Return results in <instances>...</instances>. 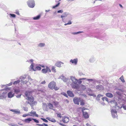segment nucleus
Instances as JSON below:
<instances>
[{"mask_svg":"<svg viewBox=\"0 0 126 126\" xmlns=\"http://www.w3.org/2000/svg\"><path fill=\"white\" fill-rule=\"evenodd\" d=\"M71 19H70L68 22L67 23H65L64 24V25L66 26L67 25H70L72 24V22L71 21Z\"/></svg>","mask_w":126,"mask_h":126,"instance_id":"7c9ffc66","label":"nucleus"},{"mask_svg":"<svg viewBox=\"0 0 126 126\" xmlns=\"http://www.w3.org/2000/svg\"><path fill=\"white\" fill-rule=\"evenodd\" d=\"M32 120H33L36 123H38L39 122V121L35 119L32 118Z\"/></svg>","mask_w":126,"mask_h":126,"instance_id":"a19ab883","label":"nucleus"},{"mask_svg":"<svg viewBox=\"0 0 126 126\" xmlns=\"http://www.w3.org/2000/svg\"><path fill=\"white\" fill-rule=\"evenodd\" d=\"M27 99L28 101L32 102H33L34 100L33 98V97H28Z\"/></svg>","mask_w":126,"mask_h":126,"instance_id":"5701e85b","label":"nucleus"},{"mask_svg":"<svg viewBox=\"0 0 126 126\" xmlns=\"http://www.w3.org/2000/svg\"><path fill=\"white\" fill-rule=\"evenodd\" d=\"M57 13H62L63 12V10H58L57 11Z\"/></svg>","mask_w":126,"mask_h":126,"instance_id":"de8ad7c7","label":"nucleus"},{"mask_svg":"<svg viewBox=\"0 0 126 126\" xmlns=\"http://www.w3.org/2000/svg\"><path fill=\"white\" fill-rule=\"evenodd\" d=\"M30 113L32 115H31V116L34 115L35 116L37 117H38V114H37L36 113V112L35 111H33L32 110L30 112Z\"/></svg>","mask_w":126,"mask_h":126,"instance_id":"412c9836","label":"nucleus"},{"mask_svg":"<svg viewBox=\"0 0 126 126\" xmlns=\"http://www.w3.org/2000/svg\"><path fill=\"white\" fill-rule=\"evenodd\" d=\"M63 64L64 63L62 62L58 61L55 63V66L57 67L60 68L62 67L61 64Z\"/></svg>","mask_w":126,"mask_h":126,"instance_id":"f8f14e48","label":"nucleus"},{"mask_svg":"<svg viewBox=\"0 0 126 126\" xmlns=\"http://www.w3.org/2000/svg\"><path fill=\"white\" fill-rule=\"evenodd\" d=\"M56 85V82L54 81H52L49 84L48 87L49 88L52 90L54 89Z\"/></svg>","mask_w":126,"mask_h":126,"instance_id":"423d86ee","label":"nucleus"},{"mask_svg":"<svg viewBox=\"0 0 126 126\" xmlns=\"http://www.w3.org/2000/svg\"><path fill=\"white\" fill-rule=\"evenodd\" d=\"M19 89H14V92L16 93H18L19 92Z\"/></svg>","mask_w":126,"mask_h":126,"instance_id":"c03bdc74","label":"nucleus"},{"mask_svg":"<svg viewBox=\"0 0 126 126\" xmlns=\"http://www.w3.org/2000/svg\"><path fill=\"white\" fill-rule=\"evenodd\" d=\"M12 82H11L9 84H6V86H10L11 85H12Z\"/></svg>","mask_w":126,"mask_h":126,"instance_id":"8fccbe9b","label":"nucleus"},{"mask_svg":"<svg viewBox=\"0 0 126 126\" xmlns=\"http://www.w3.org/2000/svg\"><path fill=\"white\" fill-rule=\"evenodd\" d=\"M21 94H19L18 95H17V96H16V97L17 98H20L21 96Z\"/></svg>","mask_w":126,"mask_h":126,"instance_id":"052dcab7","label":"nucleus"},{"mask_svg":"<svg viewBox=\"0 0 126 126\" xmlns=\"http://www.w3.org/2000/svg\"><path fill=\"white\" fill-rule=\"evenodd\" d=\"M67 93L68 95L70 97H73L74 96V94L72 92L69 91H67Z\"/></svg>","mask_w":126,"mask_h":126,"instance_id":"dca6fc26","label":"nucleus"},{"mask_svg":"<svg viewBox=\"0 0 126 126\" xmlns=\"http://www.w3.org/2000/svg\"><path fill=\"white\" fill-rule=\"evenodd\" d=\"M87 79H86L85 78H82L79 79L81 80H86L87 81Z\"/></svg>","mask_w":126,"mask_h":126,"instance_id":"864d4df0","label":"nucleus"},{"mask_svg":"<svg viewBox=\"0 0 126 126\" xmlns=\"http://www.w3.org/2000/svg\"><path fill=\"white\" fill-rule=\"evenodd\" d=\"M46 68H47V72L48 71L49 72H51V70L47 66H46Z\"/></svg>","mask_w":126,"mask_h":126,"instance_id":"a18cd8bd","label":"nucleus"},{"mask_svg":"<svg viewBox=\"0 0 126 126\" xmlns=\"http://www.w3.org/2000/svg\"><path fill=\"white\" fill-rule=\"evenodd\" d=\"M10 110L13 112L15 113L16 110Z\"/></svg>","mask_w":126,"mask_h":126,"instance_id":"680f3d73","label":"nucleus"},{"mask_svg":"<svg viewBox=\"0 0 126 126\" xmlns=\"http://www.w3.org/2000/svg\"><path fill=\"white\" fill-rule=\"evenodd\" d=\"M105 100L108 102L109 101V100L108 98L106 97H105Z\"/></svg>","mask_w":126,"mask_h":126,"instance_id":"e2e57ef3","label":"nucleus"},{"mask_svg":"<svg viewBox=\"0 0 126 126\" xmlns=\"http://www.w3.org/2000/svg\"><path fill=\"white\" fill-rule=\"evenodd\" d=\"M62 94L64 95L65 96L67 97H68V96H67V94L65 93H63Z\"/></svg>","mask_w":126,"mask_h":126,"instance_id":"5fc2aeb1","label":"nucleus"},{"mask_svg":"<svg viewBox=\"0 0 126 126\" xmlns=\"http://www.w3.org/2000/svg\"><path fill=\"white\" fill-rule=\"evenodd\" d=\"M80 105H84V103L83 101H81L80 102Z\"/></svg>","mask_w":126,"mask_h":126,"instance_id":"13d9d810","label":"nucleus"},{"mask_svg":"<svg viewBox=\"0 0 126 126\" xmlns=\"http://www.w3.org/2000/svg\"><path fill=\"white\" fill-rule=\"evenodd\" d=\"M59 79H61L63 80L64 82L66 83L67 86H69V85L70 79L66 78L63 75H62L60 76Z\"/></svg>","mask_w":126,"mask_h":126,"instance_id":"7ed1b4c3","label":"nucleus"},{"mask_svg":"<svg viewBox=\"0 0 126 126\" xmlns=\"http://www.w3.org/2000/svg\"><path fill=\"white\" fill-rule=\"evenodd\" d=\"M23 108L24 110L26 111H28V108L27 107H23Z\"/></svg>","mask_w":126,"mask_h":126,"instance_id":"37998d69","label":"nucleus"},{"mask_svg":"<svg viewBox=\"0 0 126 126\" xmlns=\"http://www.w3.org/2000/svg\"><path fill=\"white\" fill-rule=\"evenodd\" d=\"M28 80H27V81H29V82L30 83V82L31 81H32V82H34V81H35L36 82H37V81L36 80H35L32 79L31 78L30 76H29V75L28 76Z\"/></svg>","mask_w":126,"mask_h":126,"instance_id":"6ab92c4d","label":"nucleus"},{"mask_svg":"<svg viewBox=\"0 0 126 126\" xmlns=\"http://www.w3.org/2000/svg\"><path fill=\"white\" fill-rule=\"evenodd\" d=\"M27 3L30 7L33 8L34 6L35 2L34 0H29L27 2Z\"/></svg>","mask_w":126,"mask_h":126,"instance_id":"39448f33","label":"nucleus"},{"mask_svg":"<svg viewBox=\"0 0 126 126\" xmlns=\"http://www.w3.org/2000/svg\"><path fill=\"white\" fill-rule=\"evenodd\" d=\"M78 61V59L76 58L74 59H71L70 61V62L72 64L76 65L77 64Z\"/></svg>","mask_w":126,"mask_h":126,"instance_id":"9d476101","label":"nucleus"},{"mask_svg":"<svg viewBox=\"0 0 126 126\" xmlns=\"http://www.w3.org/2000/svg\"><path fill=\"white\" fill-rule=\"evenodd\" d=\"M123 108L124 109V110H126V106H123Z\"/></svg>","mask_w":126,"mask_h":126,"instance_id":"774afa93","label":"nucleus"},{"mask_svg":"<svg viewBox=\"0 0 126 126\" xmlns=\"http://www.w3.org/2000/svg\"><path fill=\"white\" fill-rule=\"evenodd\" d=\"M41 119L43 120L44 122H45L46 123L48 122V121L46 119L41 118Z\"/></svg>","mask_w":126,"mask_h":126,"instance_id":"49530a36","label":"nucleus"},{"mask_svg":"<svg viewBox=\"0 0 126 126\" xmlns=\"http://www.w3.org/2000/svg\"><path fill=\"white\" fill-rule=\"evenodd\" d=\"M37 125L39 126H48L47 124L45 123H43L42 124H37Z\"/></svg>","mask_w":126,"mask_h":126,"instance_id":"e433bc0d","label":"nucleus"},{"mask_svg":"<svg viewBox=\"0 0 126 126\" xmlns=\"http://www.w3.org/2000/svg\"><path fill=\"white\" fill-rule=\"evenodd\" d=\"M105 95L106 96L110 98L112 97H113V94L110 93H107Z\"/></svg>","mask_w":126,"mask_h":126,"instance_id":"aec40b11","label":"nucleus"},{"mask_svg":"<svg viewBox=\"0 0 126 126\" xmlns=\"http://www.w3.org/2000/svg\"><path fill=\"white\" fill-rule=\"evenodd\" d=\"M46 119L52 122H56V120L54 119H51L49 117H47Z\"/></svg>","mask_w":126,"mask_h":126,"instance_id":"b1692460","label":"nucleus"},{"mask_svg":"<svg viewBox=\"0 0 126 126\" xmlns=\"http://www.w3.org/2000/svg\"><path fill=\"white\" fill-rule=\"evenodd\" d=\"M45 46V44L44 43H40L38 44V47H43Z\"/></svg>","mask_w":126,"mask_h":126,"instance_id":"393cba45","label":"nucleus"},{"mask_svg":"<svg viewBox=\"0 0 126 126\" xmlns=\"http://www.w3.org/2000/svg\"><path fill=\"white\" fill-rule=\"evenodd\" d=\"M10 15L11 17H16L15 15L14 14H10Z\"/></svg>","mask_w":126,"mask_h":126,"instance_id":"603ef678","label":"nucleus"},{"mask_svg":"<svg viewBox=\"0 0 126 126\" xmlns=\"http://www.w3.org/2000/svg\"><path fill=\"white\" fill-rule=\"evenodd\" d=\"M59 88L57 87H54V89L55 90H57L59 89Z\"/></svg>","mask_w":126,"mask_h":126,"instance_id":"bf43d9fd","label":"nucleus"},{"mask_svg":"<svg viewBox=\"0 0 126 126\" xmlns=\"http://www.w3.org/2000/svg\"><path fill=\"white\" fill-rule=\"evenodd\" d=\"M40 15H38L36 16L33 17V19L34 20H38L40 18Z\"/></svg>","mask_w":126,"mask_h":126,"instance_id":"c85d7f7f","label":"nucleus"},{"mask_svg":"<svg viewBox=\"0 0 126 126\" xmlns=\"http://www.w3.org/2000/svg\"><path fill=\"white\" fill-rule=\"evenodd\" d=\"M6 97V96H5L4 95V93H3V94L2 95L0 94V99H3L5 98Z\"/></svg>","mask_w":126,"mask_h":126,"instance_id":"cd10ccee","label":"nucleus"},{"mask_svg":"<svg viewBox=\"0 0 126 126\" xmlns=\"http://www.w3.org/2000/svg\"><path fill=\"white\" fill-rule=\"evenodd\" d=\"M53 105L56 107H57L58 105V103L56 101L53 102Z\"/></svg>","mask_w":126,"mask_h":126,"instance_id":"72a5a7b5","label":"nucleus"},{"mask_svg":"<svg viewBox=\"0 0 126 126\" xmlns=\"http://www.w3.org/2000/svg\"><path fill=\"white\" fill-rule=\"evenodd\" d=\"M81 80L79 79L78 81V83L79 84H80L82 83V81Z\"/></svg>","mask_w":126,"mask_h":126,"instance_id":"4d7b16f0","label":"nucleus"},{"mask_svg":"<svg viewBox=\"0 0 126 126\" xmlns=\"http://www.w3.org/2000/svg\"><path fill=\"white\" fill-rule=\"evenodd\" d=\"M15 113L17 114H19L21 113L20 112L19 110H16Z\"/></svg>","mask_w":126,"mask_h":126,"instance_id":"79ce46f5","label":"nucleus"},{"mask_svg":"<svg viewBox=\"0 0 126 126\" xmlns=\"http://www.w3.org/2000/svg\"><path fill=\"white\" fill-rule=\"evenodd\" d=\"M35 68L36 69V70H40L41 69V67L38 66H36Z\"/></svg>","mask_w":126,"mask_h":126,"instance_id":"ea45409f","label":"nucleus"},{"mask_svg":"<svg viewBox=\"0 0 126 126\" xmlns=\"http://www.w3.org/2000/svg\"><path fill=\"white\" fill-rule=\"evenodd\" d=\"M47 106H48L47 105L46 103H43L42 108L44 110L47 111L48 110V108Z\"/></svg>","mask_w":126,"mask_h":126,"instance_id":"ddd939ff","label":"nucleus"},{"mask_svg":"<svg viewBox=\"0 0 126 126\" xmlns=\"http://www.w3.org/2000/svg\"><path fill=\"white\" fill-rule=\"evenodd\" d=\"M95 88L98 91H102L104 89L103 86L101 85L96 86L95 87Z\"/></svg>","mask_w":126,"mask_h":126,"instance_id":"1a4fd4ad","label":"nucleus"},{"mask_svg":"<svg viewBox=\"0 0 126 126\" xmlns=\"http://www.w3.org/2000/svg\"><path fill=\"white\" fill-rule=\"evenodd\" d=\"M15 13L16 14H17L18 15H19V12L18 11H16Z\"/></svg>","mask_w":126,"mask_h":126,"instance_id":"338daca9","label":"nucleus"},{"mask_svg":"<svg viewBox=\"0 0 126 126\" xmlns=\"http://www.w3.org/2000/svg\"><path fill=\"white\" fill-rule=\"evenodd\" d=\"M87 81H88L89 82H90V81H92L93 83L98 82V81L97 80H96L95 79H87Z\"/></svg>","mask_w":126,"mask_h":126,"instance_id":"f3484780","label":"nucleus"},{"mask_svg":"<svg viewBox=\"0 0 126 126\" xmlns=\"http://www.w3.org/2000/svg\"><path fill=\"white\" fill-rule=\"evenodd\" d=\"M27 76V74H25L23 76H20L19 78L21 83L23 84H26L28 82V81H27V80H26Z\"/></svg>","mask_w":126,"mask_h":126,"instance_id":"20e7f679","label":"nucleus"},{"mask_svg":"<svg viewBox=\"0 0 126 126\" xmlns=\"http://www.w3.org/2000/svg\"><path fill=\"white\" fill-rule=\"evenodd\" d=\"M60 3L58 2L57 4H56L55 6H53L52 8L54 9L55 8L58 7L60 5Z\"/></svg>","mask_w":126,"mask_h":126,"instance_id":"4c0bfd02","label":"nucleus"},{"mask_svg":"<svg viewBox=\"0 0 126 126\" xmlns=\"http://www.w3.org/2000/svg\"><path fill=\"white\" fill-rule=\"evenodd\" d=\"M34 64L33 63H32L31 64V65L30 66V68H31L34 71H35L36 70V69H35V68H34L33 67V65Z\"/></svg>","mask_w":126,"mask_h":126,"instance_id":"c756f323","label":"nucleus"},{"mask_svg":"<svg viewBox=\"0 0 126 126\" xmlns=\"http://www.w3.org/2000/svg\"><path fill=\"white\" fill-rule=\"evenodd\" d=\"M111 112L112 117L114 118L116 117L117 115L116 110V109H112Z\"/></svg>","mask_w":126,"mask_h":126,"instance_id":"6e6552de","label":"nucleus"},{"mask_svg":"<svg viewBox=\"0 0 126 126\" xmlns=\"http://www.w3.org/2000/svg\"><path fill=\"white\" fill-rule=\"evenodd\" d=\"M72 32L71 34H72L75 35H76L77 34H79V33H80L81 32Z\"/></svg>","mask_w":126,"mask_h":126,"instance_id":"c9c22d12","label":"nucleus"},{"mask_svg":"<svg viewBox=\"0 0 126 126\" xmlns=\"http://www.w3.org/2000/svg\"><path fill=\"white\" fill-rule=\"evenodd\" d=\"M32 118H29L23 120L24 122L26 123H29L30 122L32 121Z\"/></svg>","mask_w":126,"mask_h":126,"instance_id":"4be33fe9","label":"nucleus"},{"mask_svg":"<svg viewBox=\"0 0 126 126\" xmlns=\"http://www.w3.org/2000/svg\"><path fill=\"white\" fill-rule=\"evenodd\" d=\"M59 124L60 125H61V126H66L65 125H64V124H62L59 123Z\"/></svg>","mask_w":126,"mask_h":126,"instance_id":"0e129e2a","label":"nucleus"},{"mask_svg":"<svg viewBox=\"0 0 126 126\" xmlns=\"http://www.w3.org/2000/svg\"><path fill=\"white\" fill-rule=\"evenodd\" d=\"M68 16V19H69L72 20V16L70 13L67 12H64L63 14L61 16V17L62 18L63 22L66 23V22L64 20V17Z\"/></svg>","mask_w":126,"mask_h":126,"instance_id":"f03ea898","label":"nucleus"},{"mask_svg":"<svg viewBox=\"0 0 126 126\" xmlns=\"http://www.w3.org/2000/svg\"><path fill=\"white\" fill-rule=\"evenodd\" d=\"M73 102L75 104L79 105V102L80 101V99L79 98L75 97L74 98Z\"/></svg>","mask_w":126,"mask_h":126,"instance_id":"9b49d317","label":"nucleus"},{"mask_svg":"<svg viewBox=\"0 0 126 126\" xmlns=\"http://www.w3.org/2000/svg\"><path fill=\"white\" fill-rule=\"evenodd\" d=\"M28 115H28V114H25L23 115L22 116L23 117H25L28 116Z\"/></svg>","mask_w":126,"mask_h":126,"instance_id":"6e6d98bb","label":"nucleus"},{"mask_svg":"<svg viewBox=\"0 0 126 126\" xmlns=\"http://www.w3.org/2000/svg\"><path fill=\"white\" fill-rule=\"evenodd\" d=\"M95 58L93 57H92L89 60V61L91 63H93L95 61Z\"/></svg>","mask_w":126,"mask_h":126,"instance_id":"a878e982","label":"nucleus"},{"mask_svg":"<svg viewBox=\"0 0 126 126\" xmlns=\"http://www.w3.org/2000/svg\"><path fill=\"white\" fill-rule=\"evenodd\" d=\"M119 79L123 83L124 82H125V81L124 79L123 76H122Z\"/></svg>","mask_w":126,"mask_h":126,"instance_id":"f704fd0d","label":"nucleus"},{"mask_svg":"<svg viewBox=\"0 0 126 126\" xmlns=\"http://www.w3.org/2000/svg\"><path fill=\"white\" fill-rule=\"evenodd\" d=\"M79 75H80V76H81V75H83V73H82V72H79Z\"/></svg>","mask_w":126,"mask_h":126,"instance_id":"69168bd1","label":"nucleus"},{"mask_svg":"<svg viewBox=\"0 0 126 126\" xmlns=\"http://www.w3.org/2000/svg\"><path fill=\"white\" fill-rule=\"evenodd\" d=\"M20 82V80H18L16 81H14L13 83V84L14 85L16 84H17L19 83Z\"/></svg>","mask_w":126,"mask_h":126,"instance_id":"473e14b6","label":"nucleus"},{"mask_svg":"<svg viewBox=\"0 0 126 126\" xmlns=\"http://www.w3.org/2000/svg\"><path fill=\"white\" fill-rule=\"evenodd\" d=\"M57 114V116L58 117H60V118L61 117H62L61 116V114L60 113H56Z\"/></svg>","mask_w":126,"mask_h":126,"instance_id":"3c124183","label":"nucleus"},{"mask_svg":"<svg viewBox=\"0 0 126 126\" xmlns=\"http://www.w3.org/2000/svg\"><path fill=\"white\" fill-rule=\"evenodd\" d=\"M48 107L50 109L53 110L54 111L56 110L55 109H54V108H55L54 107L53 104L51 103H49L48 104Z\"/></svg>","mask_w":126,"mask_h":126,"instance_id":"4468645a","label":"nucleus"},{"mask_svg":"<svg viewBox=\"0 0 126 126\" xmlns=\"http://www.w3.org/2000/svg\"><path fill=\"white\" fill-rule=\"evenodd\" d=\"M78 80L72 76L70 77L69 85L73 89H77L78 88Z\"/></svg>","mask_w":126,"mask_h":126,"instance_id":"f257e3e1","label":"nucleus"},{"mask_svg":"<svg viewBox=\"0 0 126 126\" xmlns=\"http://www.w3.org/2000/svg\"><path fill=\"white\" fill-rule=\"evenodd\" d=\"M33 59H31L29 61H27V62H29V63H32L33 62Z\"/></svg>","mask_w":126,"mask_h":126,"instance_id":"09e8293b","label":"nucleus"},{"mask_svg":"<svg viewBox=\"0 0 126 126\" xmlns=\"http://www.w3.org/2000/svg\"><path fill=\"white\" fill-rule=\"evenodd\" d=\"M69 121V118L68 117H65L64 119H62L63 122L64 123H67Z\"/></svg>","mask_w":126,"mask_h":126,"instance_id":"2eb2a0df","label":"nucleus"},{"mask_svg":"<svg viewBox=\"0 0 126 126\" xmlns=\"http://www.w3.org/2000/svg\"><path fill=\"white\" fill-rule=\"evenodd\" d=\"M42 72L44 74H46L47 72V68L43 69L42 70Z\"/></svg>","mask_w":126,"mask_h":126,"instance_id":"bb28decb","label":"nucleus"},{"mask_svg":"<svg viewBox=\"0 0 126 126\" xmlns=\"http://www.w3.org/2000/svg\"><path fill=\"white\" fill-rule=\"evenodd\" d=\"M85 110V109L84 108H82V111L83 113V115L84 117L86 118H89V116L88 113L85 111H84V110Z\"/></svg>","mask_w":126,"mask_h":126,"instance_id":"0eeeda50","label":"nucleus"},{"mask_svg":"<svg viewBox=\"0 0 126 126\" xmlns=\"http://www.w3.org/2000/svg\"><path fill=\"white\" fill-rule=\"evenodd\" d=\"M55 67L54 66H52L51 68V70L54 73H56V69H55Z\"/></svg>","mask_w":126,"mask_h":126,"instance_id":"2f4dec72","label":"nucleus"},{"mask_svg":"<svg viewBox=\"0 0 126 126\" xmlns=\"http://www.w3.org/2000/svg\"><path fill=\"white\" fill-rule=\"evenodd\" d=\"M14 94L13 93V92H9L8 94V97L11 98L14 96Z\"/></svg>","mask_w":126,"mask_h":126,"instance_id":"a211bd4d","label":"nucleus"},{"mask_svg":"<svg viewBox=\"0 0 126 126\" xmlns=\"http://www.w3.org/2000/svg\"><path fill=\"white\" fill-rule=\"evenodd\" d=\"M29 94L30 93L28 92H26L25 93V95L27 97V98H28V97H29Z\"/></svg>","mask_w":126,"mask_h":126,"instance_id":"58836bf2","label":"nucleus"}]
</instances>
